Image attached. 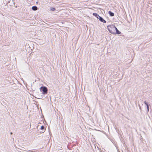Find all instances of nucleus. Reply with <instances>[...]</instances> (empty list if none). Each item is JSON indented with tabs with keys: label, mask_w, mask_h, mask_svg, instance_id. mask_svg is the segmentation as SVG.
<instances>
[{
	"label": "nucleus",
	"mask_w": 152,
	"mask_h": 152,
	"mask_svg": "<svg viewBox=\"0 0 152 152\" xmlns=\"http://www.w3.org/2000/svg\"><path fill=\"white\" fill-rule=\"evenodd\" d=\"M108 13L110 14V15L111 16H113L114 15V14L112 12L110 11H109Z\"/></svg>",
	"instance_id": "nucleus-5"
},
{
	"label": "nucleus",
	"mask_w": 152,
	"mask_h": 152,
	"mask_svg": "<svg viewBox=\"0 0 152 152\" xmlns=\"http://www.w3.org/2000/svg\"><path fill=\"white\" fill-rule=\"evenodd\" d=\"M32 9L33 10L35 11L37 10V7L36 6H33L32 7Z\"/></svg>",
	"instance_id": "nucleus-6"
},
{
	"label": "nucleus",
	"mask_w": 152,
	"mask_h": 152,
	"mask_svg": "<svg viewBox=\"0 0 152 152\" xmlns=\"http://www.w3.org/2000/svg\"><path fill=\"white\" fill-rule=\"evenodd\" d=\"M40 90L41 91H43V93L44 94H46L48 92V89L47 87L45 86H42L40 88Z\"/></svg>",
	"instance_id": "nucleus-2"
},
{
	"label": "nucleus",
	"mask_w": 152,
	"mask_h": 152,
	"mask_svg": "<svg viewBox=\"0 0 152 152\" xmlns=\"http://www.w3.org/2000/svg\"><path fill=\"white\" fill-rule=\"evenodd\" d=\"M107 29L109 32L113 34H120V32L114 25H111L107 26Z\"/></svg>",
	"instance_id": "nucleus-1"
},
{
	"label": "nucleus",
	"mask_w": 152,
	"mask_h": 152,
	"mask_svg": "<svg viewBox=\"0 0 152 152\" xmlns=\"http://www.w3.org/2000/svg\"><path fill=\"white\" fill-rule=\"evenodd\" d=\"M11 134H12V133H11Z\"/></svg>",
	"instance_id": "nucleus-10"
},
{
	"label": "nucleus",
	"mask_w": 152,
	"mask_h": 152,
	"mask_svg": "<svg viewBox=\"0 0 152 152\" xmlns=\"http://www.w3.org/2000/svg\"><path fill=\"white\" fill-rule=\"evenodd\" d=\"M44 129V126H42L41 127V129L42 130H43Z\"/></svg>",
	"instance_id": "nucleus-9"
},
{
	"label": "nucleus",
	"mask_w": 152,
	"mask_h": 152,
	"mask_svg": "<svg viewBox=\"0 0 152 152\" xmlns=\"http://www.w3.org/2000/svg\"><path fill=\"white\" fill-rule=\"evenodd\" d=\"M99 19L101 22H102L103 23H106V21L101 17H99Z\"/></svg>",
	"instance_id": "nucleus-3"
},
{
	"label": "nucleus",
	"mask_w": 152,
	"mask_h": 152,
	"mask_svg": "<svg viewBox=\"0 0 152 152\" xmlns=\"http://www.w3.org/2000/svg\"><path fill=\"white\" fill-rule=\"evenodd\" d=\"M144 103L145 104L147 105V109H148V104H147V103H146V102L145 101L144 102Z\"/></svg>",
	"instance_id": "nucleus-8"
},
{
	"label": "nucleus",
	"mask_w": 152,
	"mask_h": 152,
	"mask_svg": "<svg viewBox=\"0 0 152 152\" xmlns=\"http://www.w3.org/2000/svg\"><path fill=\"white\" fill-rule=\"evenodd\" d=\"M93 15L96 17L97 18L99 19V17H100L97 13H94L93 14Z\"/></svg>",
	"instance_id": "nucleus-4"
},
{
	"label": "nucleus",
	"mask_w": 152,
	"mask_h": 152,
	"mask_svg": "<svg viewBox=\"0 0 152 152\" xmlns=\"http://www.w3.org/2000/svg\"><path fill=\"white\" fill-rule=\"evenodd\" d=\"M50 10L52 11H54L55 10V8L54 7H52L50 8Z\"/></svg>",
	"instance_id": "nucleus-7"
}]
</instances>
